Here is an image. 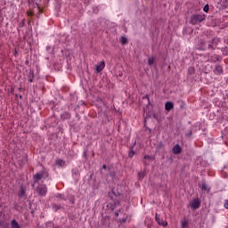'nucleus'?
I'll use <instances>...</instances> for the list:
<instances>
[{
    "label": "nucleus",
    "mask_w": 228,
    "mask_h": 228,
    "mask_svg": "<svg viewBox=\"0 0 228 228\" xmlns=\"http://www.w3.org/2000/svg\"><path fill=\"white\" fill-rule=\"evenodd\" d=\"M27 15H28V17H31V15H33V12H27Z\"/></svg>",
    "instance_id": "7c9ffc66"
},
{
    "label": "nucleus",
    "mask_w": 228,
    "mask_h": 228,
    "mask_svg": "<svg viewBox=\"0 0 228 228\" xmlns=\"http://www.w3.org/2000/svg\"><path fill=\"white\" fill-rule=\"evenodd\" d=\"M84 156H86V152L84 153Z\"/></svg>",
    "instance_id": "e433bc0d"
},
{
    "label": "nucleus",
    "mask_w": 228,
    "mask_h": 228,
    "mask_svg": "<svg viewBox=\"0 0 228 228\" xmlns=\"http://www.w3.org/2000/svg\"><path fill=\"white\" fill-rule=\"evenodd\" d=\"M201 190L202 191H204V193H209V191H211V186H209L208 183L203 182L201 185Z\"/></svg>",
    "instance_id": "6e6552de"
},
{
    "label": "nucleus",
    "mask_w": 228,
    "mask_h": 228,
    "mask_svg": "<svg viewBox=\"0 0 228 228\" xmlns=\"http://www.w3.org/2000/svg\"><path fill=\"white\" fill-rule=\"evenodd\" d=\"M11 228H20V224H19L17 220L13 219L11 221Z\"/></svg>",
    "instance_id": "dca6fc26"
},
{
    "label": "nucleus",
    "mask_w": 228,
    "mask_h": 228,
    "mask_svg": "<svg viewBox=\"0 0 228 228\" xmlns=\"http://www.w3.org/2000/svg\"><path fill=\"white\" fill-rule=\"evenodd\" d=\"M104 67H106V62H104V61L98 62L95 66L96 72H102V70H104Z\"/></svg>",
    "instance_id": "423d86ee"
},
{
    "label": "nucleus",
    "mask_w": 228,
    "mask_h": 228,
    "mask_svg": "<svg viewBox=\"0 0 228 228\" xmlns=\"http://www.w3.org/2000/svg\"><path fill=\"white\" fill-rule=\"evenodd\" d=\"M120 213V209L118 210V211H116L115 212V216H116V218H118V214Z\"/></svg>",
    "instance_id": "c85d7f7f"
},
{
    "label": "nucleus",
    "mask_w": 228,
    "mask_h": 228,
    "mask_svg": "<svg viewBox=\"0 0 228 228\" xmlns=\"http://www.w3.org/2000/svg\"><path fill=\"white\" fill-rule=\"evenodd\" d=\"M119 77H122V74H119Z\"/></svg>",
    "instance_id": "c9c22d12"
},
{
    "label": "nucleus",
    "mask_w": 228,
    "mask_h": 228,
    "mask_svg": "<svg viewBox=\"0 0 228 228\" xmlns=\"http://www.w3.org/2000/svg\"><path fill=\"white\" fill-rule=\"evenodd\" d=\"M72 117V115L69 112H64L61 115V118L62 120H70V118Z\"/></svg>",
    "instance_id": "f8f14e48"
},
{
    "label": "nucleus",
    "mask_w": 228,
    "mask_h": 228,
    "mask_svg": "<svg viewBox=\"0 0 228 228\" xmlns=\"http://www.w3.org/2000/svg\"><path fill=\"white\" fill-rule=\"evenodd\" d=\"M126 222H127V217L122 218L120 221L121 224H126Z\"/></svg>",
    "instance_id": "cd10ccee"
},
{
    "label": "nucleus",
    "mask_w": 228,
    "mask_h": 228,
    "mask_svg": "<svg viewBox=\"0 0 228 228\" xmlns=\"http://www.w3.org/2000/svg\"><path fill=\"white\" fill-rule=\"evenodd\" d=\"M144 159H148L149 161H151V159L154 160V158L151 155H144Z\"/></svg>",
    "instance_id": "b1692460"
},
{
    "label": "nucleus",
    "mask_w": 228,
    "mask_h": 228,
    "mask_svg": "<svg viewBox=\"0 0 228 228\" xmlns=\"http://www.w3.org/2000/svg\"><path fill=\"white\" fill-rule=\"evenodd\" d=\"M107 168H108V167H106V165H103V166H102V169H103V170H106Z\"/></svg>",
    "instance_id": "473e14b6"
},
{
    "label": "nucleus",
    "mask_w": 228,
    "mask_h": 228,
    "mask_svg": "<svg viewBox=\"0 0 228 228\" xmlns=\"http://www.w3.org/2000/svg\"><path fill=\"white\" fill-rule=\"evenodd\" d=\"M153 118H155L156 120H158V115L153 114Z\"/></svg>",
    "instance_id": "2f4dec72"
},
{
    "label": "nucleus",
    "mask_w": 228,
    "mask_h": 228,
    "mask_svg": "<svg viewBox=\"0 0 228 228\" xmlns=\"http://www.w3.org/2000/svg\"><path fill=\"white\" fill-rule=\"evenodd\" d=\"M118 206H120V200L118 198H116L108 203L107 208H109L110 211H115V209H117Z\"/></svg>",
    "instance_id": "7ed1b4c3"
},
{
    "label": "nucleus",
    "mask_w": 228,
    "mask_h": 228,
    "mask_svg": "<svg viewBox=\"0 0 228 228\" xmlns=\"http://www.w3.org/2000/svg\"><path fill=\"white\" fill-rule=\"evenodd\" d=\"M142 99H147L148 104H151V99L149 98V94H145Z\"/></svg>",
    "instance_id": "a878e982"
},
{
    "label": "nucleus",
    "mask_w": 228,
    "mask_h": 228,
    "mask_svg": "<svg viewBox=\"0 0 228 228\" xmlns=\"http://www.w3.org/2000/svg\"><path fill=\"white\" fill-rule=\"evenodd\" d=\"M120 42L121 44L126 45V43L127 42V38L126 37H121Z\"/></svg>",
    "instance_id": "5701e85b"
},
{
    "label": "nucleus",
    "mask_w": 228,
    "mask_h": 228,
    "mask_svg": "<svg viewBox=\"0 0 228 228\" xmlns=\"http://www.w3.org/2000/svg\"><path fill=\"white\" fill-rule=\"evenodd\" d=\"M190 208L193 210L199 209V208H200V201H199V199H193L190 203Z\"/></svg>",
    "instance_id": "39448f33"
},
{
    "label": "nucleus",
    "mask_w": 228,
    "mask_h": 228,
    "mask_svg": "<svg viewBox=\"0 0 228 228\" xmlns=\"http://www.w3.org/2000/svg\"><path fill=\"white\" fill-rule=\"evenodd\" d=\"M52 208L54 211H58L59 209H61V206L58 205V204H53Z\"/></svg>",
    "instance_id": "aec40b11"
},
{
    "label": "nucleus",
    "mask_w": 228,
    "mask_h": 228,
    "mask_svg": "<svg viewBox=\"0 0 228 228\" xmlns=\"http://www.w3.org/2000/svg\"><path fill=\"white\" fill-rule=\"evenodd\" d=\"M34 77H35V71L30 69L29 72L28 73V79L29 83H33Z\"/></svg>",
    "instance_id": "4468645a"
},
{
    "label": "nucleus",
    "mask_w": 228,
    "mask_h": 228,
    "mask_svg": "<svg viewBox=\"0 0 228 228\" xmlns=\"http://www.w3.org/2000/svg\"><path fill=\"white\" fill-rule=\"evenodd\" d=\"M148 65H150L151 67L154 65V57L148 58Z\"/></svg>",
    "instance_id": "412c9836"
},
{
    "label": "nucleus",
    "mask_w": 228,
    "mask_h": 228,
    "mask_svg": "<svg viewBox=\"0 0 228 228\" xmlns=\"http://www.w3.org/2000/svg\"><path fill=\"white\" fill-rule=\"evenodd\" d=\"M109 198L111 200H115V199H118V195H117V193H115L114 191H111L109 192Z\"/></svg>",
    "instance_id": "2eb2a0df"
},
{
    "label": "nucleus",
    "mask_w": 228,
    "mask_h": 228,
    "mask_svg": "<svg viewBox=\"0 0 228 228\" xmlns=\"http://www.w3.org/2000/svg\"><path fill=\"white\" fill-rule=\"evenodd\" d=\"M139 176H140V177H143V173L139 174Z\"/></svg>",
    "instance_id": "72a5a7b5"
},
{
    "label": "nucleus",
    "mask_w": 228,
    "mask_h": 228,
    "mask_svg": "<svg viewBox=\"0 0 228 228\" xmlns=\"http://www.w3.org/2000/svg\"><path fill=\"white\" fill-rule=\"evenodd\" d=\"M36 191L39 195V197H45V195H47V185L40 184L36 188Z\"/></svg>",
    "instance_id": "f03ea898"
},
{
    "label": "nucleus",
    "mask_w": 228,
    "mask_h": 228,
    "mask_svg": "<svg viewBox=\"0 0 228 228\" xmlns=\"http://www.w3.org/2000/svg\"><path fill=\"white\" fill-rule=\"evenodd\" d=\"M155 222H157L159 225H162V227H167V225H168V223L163 220L158 214L155 215Z\"/></svg>",
    "instance_id": "20e7f679"
},
{
    "label": "nucleus",
    "mask_w": 228,
    "mask_h": 228,
    "mask_svg": "<svg viewBox=\"0 0 228 228\" xmlns=\"http://www.w3.org/2000/svg\"><path fill=\"white\" fill-rule=\"evenodd\" d=\"M191 24H199L200 22V15L199 14H194L191 17Z\"/></svg>",
    "instance_id": "0eeeda50"
},
{
    "label": "nucleus",
    "mask_w": 228,
    "mask_h": 228,
    "mask_svg": "<svg viewBox=\"0 0 228 228\" xmlns=\"http://www.w3.org/2000/svg\"><path fill=\"white\" fill-rule=\"evenodd\" d=\"M165 110L166 111H170L171 110H174V102H167L165 104Z\"/></svg>",
    "instance_id": "9b49d317"
},
{
    "label": "nucleus",
    "mask_w": 228,
    "mask_h": 228,
    "mask_svg": "<svg viewBox=\"0 0 228 228\" xmlns=\"http://www.w3.org/2000/svg\"><path fill=\"white\" fill-rule=\"evenodd\" d=\"M198 186H200V183H198Z\"/></svg>",
    "instance_id": "4c0bfd02"
},
{
    "label": "nucleus",
    "mask_w": 228,
    "mask_h": 228,
    "mask_svg": "<svg viewBox=\"0 0 228 228\" xmlns=\"http://www.w3.org/2000/svg\"><path fill=\"white\" fill-rule=\"evenodd\" d=\"M25 195H26V188H24V186L21 185L18 192V197H20V199H23Z\"/></svg>",
    "instance_id": "1a4fd4ad"
},
{
    "label": "nucleus",
    "mask_w": 228,
    "mask_h": 228,
    "mask_svg": "<svg viewBox=\"0 0 228 228\" xmlns=\"http://www.w3.org/2000/svg\"><path fill=\"white\" fill-rule=\"evenodd\" d=\"M203 11L206 12V13H208V12H209V4H206L203 8Z\"/></svg>",
    "instance_id": "393cba45"
},
{
    "label": "nucleus",
    "mask_w": 228,
    "mask_h": 228,
    "mask_svg": "<svg viewBox=\"0 0 228 228\" xmlns=\"http://www.w3.org/2000/svg\"><path fill=\"white\" fill-rule=\"evenodd\" d=\"M56 165L58 167H65V161H63V159H58L56 160Z\"/></svg>",
    "instance_id": "a211bd4d"
},
{
    "label": "nucleus",
    "mask_w": 228,
    "mask_h": 228,
    "mask_svg": "<svg viewBox=\"0 0 228 228\" xmlns=\"http://www.w3.org/2000/svg\"><path fill=\"white\" fill-rule=\"evenodd\" d=\"M206 19V15L200 16V21L204 20Z\"/></svg>",
    "instance_id": "c756f323"
},
{
    "label": "nucleus",
    "mask_w": 228,
    "mask_h": 228,
    "mask_svg": "<svg viewBox=\"0 0 228 228\" xmlns=\"http://www.w3.org/2000/svg\"><path fill=\"white\" fill-rule=\"evenodd\" d=\"M186 136H190V134H187Z\"/></svg>",
    "instance_id": "58836bf2"
},
{
    "label": "nucleus",
    "mask_w": 228,
    "mask_h": 228,
    "mask_svg": "<svg viewBox=\"0 0 228 228\" xmlns=\"http://www.w3.org/2000/svg\"><path fill=\"white\" fill-rule=\"evenodd\" d=\"M224 208H225V209H228V200H224Z\"/></svg>",
    "instance_id": "bb28decb"
},
{
    "label": "nucleus",
    "mask_w": 228,
    "mask_h": 228,
    "mask_svg": "<svg viewBox=\"0 0 228 228\" xmlns=\"http://www.w3.org/2000/svg\"><path fill=\"white\" fill-rule=\"evenodd\" d=\"M24 26H26V19L21 20L19 25L20 28H24Z\"/></svg>",
    "instance_id": "4be33fe9"
},
{
    "label": "nucleus",
    "mask_w": 228,
    "mask_h": 228,
    "mask_svg": "<svg viewBox=\"0 0 228 228\" xmlns=\"http://www.w3.org/2000/svg\"><path fill=\"white\" fill-rule=\"evenodd\" d=\"M47 177H49V170H47L45 167H43L40 172L36 173L33 175L34 183H37L41 181V179H47Z\"/></svg>",
    "instance_id": "f257e3e1"
},
{
    "label": "nucleus",
    "mask_w": 228,
    "mask_h": 228,
    "mask_svg": "<svg viewBox=\"0 0 228 228\" xmlns=\"http://www.w3.org/2000/svg\"><path fill=\"white\" fill-rule=\"evenodd\" d=\"M183 148H181L179 144H175L173 147V154H181Z\"/></svg>",
    "instance_id": "9d476101"
},
{
    "label": "nucleus",
    "mask_w": 228,
    "mask_h": 228,
    "mask_svg": "<svg viewBox=\"0 0 228 228\" xmlns=\"http://www.w3.org/2000/svg\"><path fill=\"white\" fill-rule=\"evenodd\" d=\"M188 227V221L186 219H183L181 221V228H186Z\"/></svg>",
    "instance_id": "6ab92c4d"
},
{
    "label": "nucleus",
    "mask_w": 228,
    "mask_h": 228,
    "mask_svg": "<svg viewBox=\"0 0 228 228\" xmlns=\"http://www.w3.org/2000/svg\"><path fill=\"white\" fill-rule=\"evenodd\" d=\"M134 145L130 146V150L128 151V158H133L134 156Z\"/></svg>",
    "instance_id": "f3484780"
},
{
    "label": "nucleus",
    "mask_w": 228,
    "mask_h": 228,
    "mask_svg": "<svg viewBox=\"0 0 228 228\" xmlns=\"http://www.w3.org/2000/svg\"><path fill=\"white\" fill-rule=\"evenodd\" d=\"M214 72L215 74H217V76H220L224 74V69H222V66H216Z\"/></svg>",
    "instance_id": "ddd939ff"
},
{
    "label": "nucleus",
    "mask_w": 228,
    "mask_h": 228,
    "mask_svg": "<svg viewBox=\"0 0 228 228\" xmlns=\"http://www.w3.org/2000/svg\"><path fill=\"white\" fill-rule=\"evenodd\" d=\"M57 197H59L60 199H61V194H57Z\"/></svg>",
    "instance_id": "f704fd0d"
}]
</instances>
